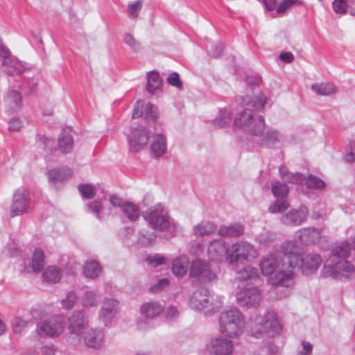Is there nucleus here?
Here are the masks:
<instances>
[{
	"label": "nucleus",
	"instance_id": "f257e3e1",
	"mask_svg": "<svg viewBox=\"0 0 355 355\" xmlns=\"http://www.w3.org/2000/svg\"><path fill=\"white\" fill-rule=\"evenodd\" d=\"M295 248L294 242H286L283 254L271 255L260 263L261 271L270 284L279 285L288 281L292 278L293 269L302 265V261L298 254H293L292 250Z\"/></svg>",
	"mask_w": 355,
	"mask_h": 355
},
{
	"label": "nucleus",
	"instance_id": "f03ea898",
	"mask_svg": "<svg viewBox=\"0 0 355 355\" xmlns=\"http://www.w3.org/2000/svg\"><path fill=\"white\" fill-rule=\"evenodd\" d=\"M350 252L349 244L343 242L334 247L331 250V257L324 262V268L325 272L329 273L333 278H341L346 277L354 271V266L346 258Z\"/></svg>",
	"mask_w": 355,
	"mask_h": 355
},
{
	"label": "nucleus",
	"instance_id": "7ed1b4c3",
	"mask_svg": "<svg viewBox=\"0 0 355 355\" xmlns=\"http://www.w3.org/2000/svg\"><path fill=\"white\" fill-rule=\"evenodd\" d=\"M220 332L230 337H235L242 332L243 320L236 308L223 311L220 317Z\"/></svg>",
	"mask_w": 355,
	"mask_h": 355
},
{
	"label": "nucleus",
	"instance_id": "20e7f679",
	"mask_svg": "<svg viewBox=\"0 0 355 355\" xmlns=\"http://www.w3.org/2000/svg\"><path fill=\"white\" fill-rule=\"evenodd\" d=\"M235 125L245 129L252 135L263 132L265 128L264 119L261 116H253L250 110L241 112L234 121Z\"/></svg>",
	"mask_w": 355,
	"mask_h": 355
},
{
	"label": "nucleus",
	"instance_id": "39448f33",
	"mask_svg": "<svg viewBox=\"0 0 355 355\" xmlns=\"http://www.w3.org/2000/svg\"><path fill=\"white\" fill-rule=\"evenodd\" d=\"M281 328L277 314L275 312H269L264 317H257L252 321L251 332L252 336L259 337L267 332H278Z\"/></svg>",
	"mask_w": 355,
	"mask_h": 355
},
{
	"label": "nucleus",
	"instance_id": "423d86ee",
	"mask_svg": "<svg viewBox=\"0 0 355 355\" xmlns=\"http://www.w3.org/2000/svg\"><path fill=\"white\" fill-rule=\"evenodd\" d=\"M225 252L226 259L230 263H243L250 257L256 256L252 246L245 242H239L232 245Z\"/></svg>",
	"mask_w": 355,
	"mask_h": 355
},
{
	"label": "nucleus",
	"instance_id": "0eeeda50",
	"mask_svg": "<svg viewBox=\"0 0 355 355\" xmlns=\"http://www.w3.org/2000/svg\"><path fill=\"white\" fill-rule=\"evenodd\" d=\"M65 327L62 316L58 315L37 324V331L41 336L56 337L60 336Z\"/></svg>",
	"mask_w": 355,
	"mask_h": 355
},
{
	"label": "nucleus",
	"instance_id": "6e6552de",
	"mask_svg": "<svg viewBox=\"0 0 355 355\" xmlns=\"http://www.w3.org/2000/svg\"><path fill=\"white\" fill-rule=\"evenodd\" d=\"M143 216L155 230H164L169 226L168 218L164 214V209L160 205L148 209Z\"/></svg>",
	"mask_w": 355,
	"mask_h": 355
},
{
	"label": "nucleus",
	"instance_id": "1a4fd4ad",
	"mask_svg": "<svg viewBox=\"0 0 355 355\" xmlns=\"http://www.w3.org/2000/svg\"><path fill=\"white\" fill-rule=\"evenodd\" d=\"M288 191V187L285 184L275 182L272 184V191L277 199L275 203L269 208L271 213L283 211L289 207L287 199Z\"/></svg>",
	"mask_w": 355,
	"mask_h": 355
},
{
	"label": "nucleus",
	"instance_id": "9d476101",
	"mask_svg": "<svg viewBox=\"0 0 355 355\" xmlns=\"http://www.w3.org/2000/svg\"><path fill=\"white\" fill-rule=\"evenodd\" d=\"M190 277L201 282H209L216 277V274L210 270L209 263L200 259H196L191 263Z\"/></svg>",
	"mask_w": 355,
	"mask_h": 355
},
{
	"label": "nucleus",
	"instance_id": "9b49d317",
	"mask_svg": "<svg viewBox=\"0 0 355 355\" xmlns=\"http://www.w3.org/2000/svg\"><path fill=\"white\" fill-rule=\"evenodd\" d=\"M236 297L241 306L248 307L258 305L261 300L259 291L254 287L241 290Z\"/></svg>",
	"mask_w": 355,
	"mask_h": 355
},
{
	"label": "nucleus",
	"instance_id": "f8f14e48",
	"mask_svg": "<svg viewBox=\"0 0 355 355\" xmlns=\"http://www.w3.org/2000/svg\"><path fill=\"white\" fill-rule=\"evenodd\" d=\"M207 347L215 355H231L233 352L232 343L226 338L211 339Z\"/></svg>",
	"mask_w": 355,
	"mask_h": 355
},
{
	"label": "nucleus",
	"instance_id": "ddd939ff",
	"mask_svg": "<svg viewBox=\"0 0 355 355\" xmlns=\"http://www.w3.org/2000/svg\"><path fill=\"white\" fill-rule=\"evenodd\" d=\"M149 136L145 128H137L130 135L129 144L133 150L138 151L147 145Z\"/></svg>",
	"mask_w": 355,
	"mask_h": 355
},
{
	"label": "nucleus",
	"instance_id": "4468645a",
	"mask_svg": "<svg viewBox=\"0 0 355 355\" xmlns=\"http://www.w3.org/2000/svg\"><path fill=\"white\" fill-rule=\"evenodd\" d=\"M292 251L293 254L295 253L297 254L299 258L302 261V265L295 266V268L302 267L304 271L313 272L318 269L322 262L321 258L317 254L307 255L305 258H302L300 248L296 243L295 248H293Z\"/></svg>",
	"mask_w": 355,
	"mask_h": 355
},
{
	"label": "nucleus",
	"instance_id": "2eb2a0df",
	"mask_svg": "<svg viewBox=\"0 0 355 355\" xmlns=\"http://www.w3.org/2000/svg\"><path fill=\"white\" fill-rule=\"evenodd\" d=\"M141 116L146 119H155L157 116L155 106L151 103L144 105L143 101H137L132 114V118L136 119Z\"/></svg>",
	"mask_w": 355,
	"mask_h": 355
},
{
	"label": "nucleus",
	"instance_id": "dca6fc26",
	"mask_svg": "<svg viewBox=\"0 0 355 355\" xmlns=\"http://www.w3.org/2000/svg\"><path fill=\"white\" fill-rule=\"evenodd\" d=\"M26 191L24 189H18L14 194L13 203L11 207V215L15 216L24 212L26 209Z\"/></svg>",
	"mask_w": 355,
	"mask_h": 355
},
{
	"label": "nucleus",
	"instance_id": "f3484780",
	"mask_svg": "<svg viewBox=\"0 0 355 355\" xmlns=\"http://www.w3.org/2000/svg\"><path fill=\"white\" fill-rule=\"evenodd\" d=\"M87 323L88 322L83 313L78 312L69 318V329L72 334H80L87 327Z\"/></svg>",
	"mask_w": 355,
	"mask_h": 355
},
{
	"label": "nucleus",
	"instance_id": "a211bd4d",
	"mask_svg": "<svg viewBox=\"0 0 355 355\" xmlns=\"http://www.w3.org/2000/svg\"><path fill=\"white\" fill-rule=\"evenodd\" d=\"M306 214V208H301L300 210H291L282 218V221L287 225H300L305 220Z\"/></svg>",
	"mask_w": 355,
	"mask_h": 355
},
{
	"label": "nucleus",
	"instance_id": "6ab92c4d",
	"mask_svg": "<svg viewBox=\"0 0 355 355\" xmlns=\"http://www.w3.org/2000/svg\"><path fill=\"white\" fill-rule=\"evenodd\" d=\"M162 81L159 73L153 70L147 74L146 90L150 94H155L162 88Z\"/></svg>",
	"mask_w": 355,
	"mask_h": 355
},
{
	"label": "nucleus",
	"instance_id": "aec40b11",
	"mask_svg": "<svg viewBox=\"0 0 355 355\" xmlns=\"http://www.w3.org/2000/svg\"><path fill=\"white\" fill-rule=\"evenodd\" d=\"M189 265V259L187 257H178L173 262L172 272L177 277H182L187 273Z\"/></svg>",
	"mask_w": 355,
	"mask_h": 355
},
{
	"label": "nucleus",
	"instance_id": "412c9836",
	"mask_svg": "<svg viewBox=\"0 0 355 355\" xmlns=\"http://www.w3.org/2000/svg\"><path fill=\"white\" fill-rule=\"evenodd\" d=\"M0 58L4 67H23L21 61L12 54L8 47H3L0 51Z\"/></svg>",
	"mask_w": 355,
	"mask_h": 355
},
{
	"label": "nucleus",
	"instance_id": "4be33fe9",
	"mask_svg": "<svg viewBox=\"0 0 355 355\" xmlns=\"http://www.w3.org/2000/svg\"><path fill=\"white\" fill-rule=\"evenodd\" d=\"M101 272L100 264L95 260H87L83 267V275L91 279L97 277Z\"/></svg>",
	"mask_w": 355,
	"mask_h": 355
},
{
	"label": "nucleus",
	"instance_id": "5701e85b",
	"mask_svg": "<svg viewBox=\"0 0 355 355\" xmlns=\"http://www.w3.org/2000/svg\"><path fill=\"white\" fill-rule=\"evenodd\" d=\"M103 334L101 331L91 330L87 333L85 337V342L89 347L98 348L103 343Z\"/></svg>",
	"mask_w": 355,
	"mask_h": 355
},
{
	"label": "nucleus",
	"instance_id": "b1692460",
	"mask_svg": "<svg viewBox=\"0 0 355 355\" xmlns=\"http://www.w3.org/2000/svg\"><path fill=\"white\" fill-rule=\"evenodd\" d=\"M204 293V295H202V292L199 291L195 293L191 300V305L197 309L201 310L207 308V304L209 303L207 291H205Z\"/></svg>",
	"mask_w": 355,
	"mask_h": 355
},
{
	"label": "nucleus",
	"instance_id": "393cba45",
	"mask_svg": "<svg viewBox=\"0 0 355 355\" xmlns=\"http://www.w3.org/2000/svg\"><path fill=\"white\" fill-rule=\"evenodd\" d=\"M163 311V307L155 302H150L144 304L141 306V313L146 318H153L160 314Z\"/></svg>",
	"mask_w": 355,
	"mask_h": 355
},
{
	"label": "nucleus",
	"instance_id": "a878e982",
	"mask_svg": "<svg viewBox=\"0 0 355 355\" xmlns=\"http://www.w3.org/2000/svg\"><path fill=\"white\" fill-rule=\"evenodd\" d=\"M166 148L165 138L160 135H155L151 144V149L154 154L156 156H161L165 153Z\"/></svg>",
	"mask_w": 355,
	"mask_h": 355
},
{
	"label": "nucleus",
	"instance_id": "bb28decb",
	"mask_svg": "<svg viewBox=\"0 0 355 355\" xmlns=\"http://www.w3.org/2000/svg\"><path fill=\"white\" fill-rule=\"evenodd\" d=\"M244 228L240 225H234L221 227L219 230L220 235L225 237H236L243 234Z\"/></svg>",
	"mask_w": 355,
	"mask_h": 355
},
{
	"label": "nucleus",
	"instance_id": "cd10ccee",
	"mask_svg": "<svg viewBox=\"0 0 355 355\" xmlns=\"http://www.w3.org/2000/svg\"><path fill=\"white\" fill-rule=\"evenodd\" d=\"M216 227L209 222H202L193 227V232L196 236H205L214 233Z\"/></svg>",
	"mask_w": 355,
	"mask_h": 355
},
{
	"label": "nucleus",
	"instance_id": "c85d7f7f",
	"mask_svg": "<svg viewBox=\"0 0 355 355\" xmlns=\"http://www.w3.org/2000/svg\"><path fill=\"white\" fill-rule=\"evenodd\" d=\"M62 275L60 270L53 266H49L46 268L42 274L44 281L50 283H57L61 279Z\"/></svg>",
	"mask_w": 355,
	"mask_h": 355
},
{
	"label": "nucleus",
	"instance_id": "c756f323",
	"mask_svg": "<svg viewBox=\"0 0 355 355\" xmlns=\"http://www.w3.org/2000/svg\"><path fill=\"white\" fill-rule=\"evenodd\" d=\"M73 139L69 134H62L58 139L59 149L63 153H67L72 150Z\"/></svg>",
	"mask_w": 355,
	"mask_h": 355
},
{
	"label": "nucleus",
	"instance_id": "7c9ffc66",
	"mask_svg": "<svg viewBox=\"0 0 355 355\" xmlns=\"http://www.w3.org/2000/svg\"><path fill=\"white\" fill-rule=\"evenodd\" d=\"M313 90L318 95L329 96L336 92L335 87L330 83H321L312 85Z\"/></svg>",
	"mask_w": 355,
	"mask_h": 355
},
{
	"label": "nucleus",
	"instance_id": "2f4dec72",
	"mask_svg": "<svg viewBox=\"0 0 355 355\" xmlns=\"http://www.w3.org/2000/svg\"><path fill=\"white\" fill-rule=\"evenodd\" d=\"M44 266V256L42 250L36 249L32 259V268L34 272H39Z\"/></svg>",
	"mask_w": 355,
	"mask_h": 355
},
{
	"label": "nucleus",
	"instance_id": "473e14b6",
	"mask_svg": "<svg viewBox=\"0 0 355 355\" xmlns=\"http://www.w3.org/2000/svg\"><path fill=\"white\" fill-rule=\"evenodd\" d=\"M119 306L117 301L114 300H106L102 307V314L104 318H108L110 315L115 312Z\"/></svg>",
	"mask_w": 355,
	"mask_h": 355
},
{
	"label": "nucleus",
	"instance_id": "72a5a7b5",
	"mask_svg": "<svg viewBox=\"0 0 355 355\" xmlns=\"http://www.w3.org/2000/svg\"><path fill=\"white\" fill-rule=\"evenodd\" d=\"M279 171L282 178L290 182L300 184L303 181V177L301 174H293L288 171L285 167H281Z\"/></svg>",
	"mask_w": 355,
	"mask_h": 355
},
{
	"label": "nucleus",
	"instance_id": "f704fd0d",
	"mask_svg": "<svg viewBox=\"0 0 355 355\" xmlns=\"http://www.w3.org/2000/svg\"><path fill=\"white\" fill-rule=\"evenodd\" d=\"M124 214L131 220H135L139 215V210L138 207L132 203H126L123 206Z\"/></svg>",
	"mask_w": 355,
	"mask_h": 355
},
{
	"label": "nucleus",
	"instance_id": "c9c22d12",
	"mask_svg": "<svg viewBox=\"0 0 355 355\" xmlns=\"http://www.w3.org/2000/svg\"><path fill=\"white\" fill-rule=\"evenodd\" d=\"M257 277L256 268L247 267L238 273L237 278L240 281L255 279Z\"/></svg>",
	"mask_w": 355,
	"mask_h": 355
},
{
	"label": "nucleus",
	"instance_id": "e433bc0d",
	"mask_svg": "<svg viewBox=\"0 0 355 355\" xmlns=\"http://www.w3.org/2000/svg\"><path fill=\"white\" fill-rule=\"evenodd\" d=\"M225 248L221 242L216 241L210 244L208 253L210 257L213 259H216L215 256L222 254L225 251Z\"/></svg>",
	"mask_w": 355,
	"mask_h": 355
},
{
	"label": "nucleus",
	"instance_id": "4c0bfd02",
	"mask_svg": "<svg viewBox=\"0 0 355 355\" xmlns=\"http://www.w3.org/2000/svg\"><path fill=\"white\" fill-rule=\"evenodd\" d=\"M347 0H334L332 3L334 11L338 15H345L347 12Z\"/></svg>",
	"mask_w": 355,
	"mask_h": 355
},
{
	"label": "nucleus",
	"instance_id": "58836bf2",
	"mask_svg": "<svg viewBox=\"0 0 355 355\" xmlns=\"http://www.w3.org/2000/svg\"><path fill=\"white\" fill-rule=\"evenodd\" d=\"M300 0H283L277 7L276 12L279 15H283L285 12L293 5L301 3Z\"/></svg>",
	"mask_w": 355,
	"mask_h": 355
},
{
	"label": "nucleus",
	"instance_id": "ea45409f",
	"mask_svg": "<svg viewBox=\"0 0 355 355\" xmlns=\"http://www.w3.org/2000/svg\"><path fill=\"white\" fill-rule=\"evenodd\" d=\"M142 0H137L136 1L129 3L128 5V15L131 18H136L138 17L139 12L142 8Z\"/></svg>",
	"mask_w": 355,
	"mask_h": 355
},
{
	"label": "nucleus",
	"instance_id": "a19ab883",
	"mask_svg": "<svg viewBox=\"0 0 355 355\" xmlns=\"http://www.w3.org/2000/svg\"><path fill=\"white\" fill-rule=\"evenodd\" d=\"M247 82H248V85H250V89L249 92H248L247 96L243 99V103L246 105H248L250 103H252V94H254V90L252 88V87L254 85H258L261 82V79L260 77H255L254 78V80H251V78H248Z\"/></svg>",
	"mask_w": 355,
	"mask_h": 355
},
{
	"label": "nucleus",
	"instance_id": "79ce46f5",
	"mask_svg": "<svg viewBox=\"0 0 355 355\" xmlns=\"http://www.w3.org/2000/svg\"><path fill=\"white\" fill-rule=\"evenodd\" d=\"M81 195L86 198H92L96 195V189L92 184H81L79 186Z\"/></svg>",
	"mask_w": 355,
	"mask_h": 355
},
{
	"label": "nucleus",
	"instance_id": "37998d69",
	"mask_svg": "<svg viewBox=\"0 0 355 355\" xmlns=\"http://www.w3.org/2000/svg\"><path fill=\"white\" fill-rule=\"evenodd\" d=\"M306 184L308 188L314 189H322L324 187V182L322 180L313 175L308 177Z\"/></svg>",
	"mask_w": 355,
	"mask_h": 355
},
{
	"label": "nucleus",
	"instance_id": "c03bdc74",
	"mask_svg": "<svg viewBox=\"0 0 355 355\" xmlns=\"http://www.w3.org/2000/svg\"><path fill=\"white\" fill-rule=\"evenodd\" d=\"M12 327L15 334H20L27 327V322L21 318H17L12 320Z\"/></svg>",
	"mask_w": 355,
	"mask_h": 355
},
{
	"label": "nucleus",
	"instance_id": "a18cd8bd",
	"mask_svg": "<svg viewBox=\"0 0 355 355\" xmlns=\"http://www.w3.org/2000/svg\"><path fill=\"white\" fill-rule=\"evenodd\" d=\"M96 295L93 291L86 292L83 298V304L84 306H92L96 304Z\"/></svg>",
	"mask_w": 355,
	"mask_h": 355
},
{
	"label": "nucleus",
	"instance_id": "49530a36",
	"mask_svg": "<svg viewBox=\"0 0 355 355\" xmlns=\"http://www.w3.org/2000/svg\"><path fill=\"white\" fill-rule=\"evenodd\" d=\"M167 83L171 86L176 87L178 89L182 88V82L180 80V76L178 73H171L166 78Z\"/></svg>",
	"mask_w": 355,
	"mask_h": 355
},
{
	"label": "nucleus",
	"instance_id": "de8ad7c7",
	"mask_svg": "<svg viewBox=\"0 0 355 355\" xmlns=\"http://www.w3.org/2000/svg\"><path fill=\"white\" fill-rule=\"evenodd\" d=\"M76 302V295L74 293H69L67 297L62 301V306L64 309H70Z\"/></svg>",
	"mask_w": 355,
	"mask_h": 355
},
{
	"label": "nucleus",
	"instance_id": "09e8293b",
	"mask_svg": "<svg viewBox=\"0 0 355 355\" xmlns=\"http://www.w3.org/2000/svg\"><path fill=\"white\" fill-rule=\"evenodd\" d=\"M124 42L128 45L134 51H137L140 49V44L129 33L124 37Z\"/></svg>",
	"mask_w": 355,
	"mask_h": 355
},
{
	"label": "nucleus",
	"instance_id": "8fccbe9b",
	"mask_svg": "<svg viewBox=\"0 0 355 355\" xmlns=\"http://www.w3.org/2000/svg\"><path fill=\"white\" fill-rule=\"evenodd\" d=\"M266 103V97L263 93H259L256 99L252 102V107L257 110H262Z\"/></svg>",
	"mask_w": 355,
	"mask_h": 355
},
{
	"label": "nucleus",
	"instance_id": "3c124183",
	"mask_svg": "<svg viewBox=\"0 0 355 355\" xmlns=\"http://www.w3.org/2000/svg\"><path fill=\"white\" fill-rule=\"evenodd\" d=\"M49 179L52 182L62 181L65 179V173L59 170H52L49 174Z\"/></svg>",
	"mask_w": 355,
	"mask_h": 355
},
{
	"label": "nucleus",
	"instance_id": "603ef678",
	"mask_svg": "<svg viewBox=\"0 0 355 355\" xmlns=\"http://www.w3.org/2000/svg\"><path fill=\"white\" fill-rule=\"evenodd\" d=\"M8 101L10 105H18L21 102L20 94L15 91L11 92L8 96Z\"/></svg>",
	"mask_w": 355,
	"mask_h": 355
},
{
	"label": "nucleus",
	"instance_id": "864d4df0",
	"mask_svg": "<svg viewBox=\"0 0 355 355\" xmlns=\"http://www.w3.org/2000/svg\"><path fill=\"white\" fill-rule=\"evenodd\" d=\"M279 59L284 64H291L295 59L293 54L291 52L282 51L279 54Z\"/></svg>",
	"mask_w": 355,
	"mask_h": 355
},
{
	"label": "nucleus",
	"instance_id": "5fc2aeb1",
	"mask_svg": "<svg viewBox=\"0 0 355 355\" xmlns=\"http://www.w3.org/2000/svg\"><path fill=\"white\" fill-rule=\"evenodd\" d=\"M304 233L308 236L309 241L313 243L318 242L320 239V233L315 230H304Z\"/></svg>",
	"mask_w": 355,
	"mask_h": 355
},
{
	"label": "nucleus",
	"instance_id": "6e6d98bb",
	"mask_svg": "<svg viewBox=\"0 0 355 355\" xmlns=\"http://www.w3.org/2000/svg\"><path fill=\"white\" fill-rule=\"evenodd\" d=\"M146 261L154 266H158L165 263V259L162 256L156 255L153 257H148Z\"/></svg>",
	"mask_w": 355,
	"mask_h": 355
},
{
	"label": "nucleus",
	"instance_id": "4d7b16f0",
	"mask_svg": "<svg viewBox=\"0 0 355 355\" xmlns=\"http://www.w3.org/2000/svg\"><path fill=\"white\" fill-rule=\"evenodd\" d=\"M223 51V45L221 43H218L212 47L210 51V56L214 58L219 57Z\"/></svg>",
	"mask_w": 355,
	"mask_h": 355
},
{
	"label": "nucleus",
	"instance_id": "13d9d810",
	"mask_svg": "<svg viewBox=\"0 0 355 355\" xmlns=\"http://www.w3.org/2000/svg\"><path fill=\"white\" fill-rule=\"evenodd\" d=\"M22 127V123L19 119L13 118L10 121L9 130L10 131H18Z\"/></svg>",
	"mask_w": 355,
	"mask_h": 355
},
{
	"label": "nucleus",
	"instance_id": "bf43d9fd",
	"mask_svg": "<svg viewBox=\"0 0 355 355\" xmlns=\"http://www.w3.org/2000/svg\"><path fill=\"white\" fill-rule=\"evenodd\" d=\"M88 208L98 214L102 209V204L100 201L95 200L88 205Z\"/></svg>",
	"mask_w": 355,
	"mask_h": 355
},
{
	"label": "nucleus",
	"instance_id": "052dcab7",
	"mask_svg": "<svg viewBox=\"0 0 355 355\" xmlns=\"http://www.w3.org/2000/svg\"><path fill=\"white\" fill-rule=\"evenodd\" d=\"M110 201L114 207H120L123 205V200L118 195H112L110 198Z\"/></svg>",
	"mask_w": 355,
	"mask_h": 355
},
{
	"label": "nucleus",
	"instance_id": "680f3d73",
	"mask_svg": "<svg viewBox=\"0 0 355 355\" xmlns=\"http://www.w3.org/2000/svg\"><path fill=\"white\" fill-rule=\"evenodd\" d=\"M263 3L268 10L272 11L277 6V0H263Z\"/></svg>",
	"mask_w": 355,
	"mask_h": 355
},
{
	"label": "nucleus",
	"instance_id": "e2e57ef3",
	"mask_svg": "<svg viewBox=\"0 0 355 355\" xmlns=\"http://www.w3.org/2000/svg\"><path fill=\"white\" fill-rule=\"evenodd\" d=\"M302 346H303V351L301 352L299 354V355H306V354H310L311 352H312L311 345L308 342L303 341Z\"/></svg>",
	"mask_w": 355,
	"mask_h": 355
},
{
	"label": "nucleus",
	"instance_id": "0e129e2a",
	"mask_svg": "<svg viewBox=\"0 0 355 355\" xmlns=\"http://www.w3.org/2000/svg\"><path fill=\"white\" fill-rule=\"evenodd\" d=\"M168 282L166 279H162L161 280L159 281L157 285H155L154 286H152L150 290L152 291H156L159 289H162L163 288H164L166 285H168Z\"/></svg>",
	"mask_w": 355,
	"mask_h": 355
},
{
	"label": "nucleus",
	"instance_id": "69168bd1",
	"mask_svg": "<svg viewBox=\"0 0 355 355\" xmlns=\"http://www.w3.org/2000/svg\"><path fill=\"white\" fill-rule=\"evenodd\" d=\"M43 355H54L55 349L53 346H45L42 348Z\"/></svg>",
	"mask_w": 355,
	"mask_h": 355
},
{
	"label": "nucleus",
	"instance_id": "338daca9",
	"mask_svg": "<svg viewBox=\"0 0 355 355\" xmlns=\"http://www.w3.org/2000/svg\"><path fill=\"white\" fill-rule=\"evenodd\" d=\"M266 139L268 141H274L277 139V133L276 132H268L266 135Z\"/></svg>",
	"mask_w": 355,
	"mask_h": 355
},
{
	"label": "nucleus",
	"instance_id": "774afa93",
	"mask_svg": "<svg viewBox=\"0 0 355 355\" xmlns=\"http://www.w3.org/2000/svg\"><path fill=\"white\" fill-rule=\"evenodd\" d=\"M230 121V116H227L224 119L223 123L220 122V121L218 119H216V120H215V125H216V126H218V127H220H220H222V126L223 125V124L228 123Z\"/></svg>",
	"mask_w": 355,
	"mask_h": 355
}]
</instances>
